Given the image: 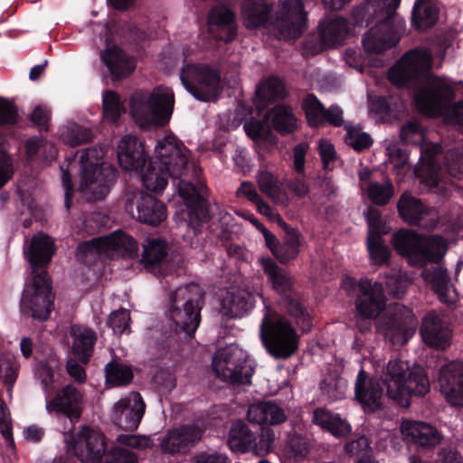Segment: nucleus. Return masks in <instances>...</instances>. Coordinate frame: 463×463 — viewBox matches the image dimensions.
<instances>
[{"label": "nucleus", "mask_w": 463, "mask_h": 463, "mask_svg": "<svg viewBox=\"0 0 463 463\" xmlns=\"http://www.w3.org/2000/svg\"><path fill=\"white\" fill-rule=\"evenodd\" d=\"M156 160H149L144 144L135 136L127 135L118 146V160L126 171H135L141 176L144 187L161 193L168 178L179 179L178 194L187 208L188 232L201 234L211 221L209 189L197 180L195 183L181 177L188 171L189 149L174 135L165 136L156 146Z\"/></svg>", "instance_id": "1"}, {"label": "nucleus", "mask_w": 463, "mask_h": 463, "mask_svg": "<svg viewBox=\"0 0 463 463\" xmlns=\"http://www.w3.org/2000/svg\"><path fill=\"white\" fill-rule=\"evenodd\" d=\"M432 62L430 51L411 50L389 70L388 79L399 88L412 90L415 106L420 113L438 116L456 95L449 83L433 74Z\"/></svg>", "instance_id": "2"}, {"label": "nucleus", "mask_w": 463, "mask_h": 463, "mask_svg": "<svg viewBox=\"0 0 463 463\" xmlns=\"http://www.w3.org/2000/svg\"><path fill=\"white\" fill-rule=\"evenodd\" d=\"M383 383L369 377L362 368L356 376L354 397L365 413L374 412L383 406L382 398L384 385L392 400L403 407H409L411 397H423L430 392V381L420 366L410 370L408 363L394 360L386 366Z\"/></svg>", "instance_id": "3"}, {"label": "nucleus", "mask_w": 463, "mask_h": 463, "mask_svg": "<svg viewBox=\"0 0 463 463\" xmlns=\"http://www.w3.org/2000/svg\"><path fill=\"white\" fill-rule=\"evenodd\" d=\"M401 0H366L351 13L354 26L368 27L363 37V46L368 53H382L394 47L405 30V21L396 10Z\"/></svg>", "instance_id": "4"}, {"label": "nucleus", "mask_w": 463, "mask_h": 463, "mask_svg": "<svg viewBox=\"0 0 463 463\" xmlns=\"http://www.w3.org/2000/svg\"><path fill=\"white\" fill-rule=\"evenodd\" d=\"M54 251L52 240L42 232L34 235L29 247L24 250V255L31 265L33 281L24 291L21 308L24 316L38 322L47 321L54 307L48 272L42 269L51 262Z\"/></svg>", "instance_id": "5"}, {"label": "nucleus", "mask_w": 463, "mask_h": 463, "mask_svg": "<svg viewBox=\"0 0 463 463\" xmlns=\"http://www.w3.org/2000/svg\"><path fill=\"white\" fill-rule=\"evenodd\" d=\"M70 450L84 463H137L136 453L115 444H109L100 431L84 426L67 441Z\"/></svg>", "instance_id": "6"}, {"label": "nucleus", "mask_w": 463, "mask_h": 463, "mask_svg": "<svg viewBox=\"0 0 463 463\" xmlns=\"http://www.w3.org/2000/svg\"><path fill=\"white\" fill-rule=\"evenodd\" d=\"M261 267L272 288L281 295L286 312L295 320L302 333H308L313 326V318L304 304L300 293L294 290L290 275L280 269L270 257L260 260Z\"/></svg>", "instance_id": "7"}, {"label": "nucleus", "mask_w": 463, "mask_h": 463, "mask_svg": "<svg viewBox=\"0 0 463 463\" xmlns=\"http://www.w3.org/2000/svg\"><path fill=\"white\" fill-rule=\"evenodd\" d=\"M392 243L400 255L419 268H425L430 263L439 264L447 251L440 236H425L409 229L394 232Z\"/></svg>", "instance_id": "8"}, {"label": "nucleus", "mask_w": 463, "mask_h": 463, "mask_svg": "<svg viewBox=\"0 0 463 463\" xmlns=\"http://www.w3.org/2000/svg\"><path fill=\"white\" fill-rule=\"evenodd\" d=\"M203 305L202 293L192 294L187 288H180L170 298L169 317L173 322L174 336L181 342H188L201 323Z\"/></svg>", "instance_id": "9"}, {"label": "nucleus", "mask_w": 463, "mask_h": 463, "mask_svg": "<svg viewBox=\"0 0 463 463\" xmlns=\"http://www.w3.org/2000/svg\"><path fill=\"white\" fill-rule=\"evenodd\" d=\"M104 154L101 146H91L82 150L80 157L82 184L90 189L91 201H102L117 180V169L104 163Z\"/></svg>", "instance_id": "10"}, {"label": "nucleus", "mask_w": 463, "mask_h": 463, "mask_svg": "<svg viewBox=\"0 0 463 463\" xmlns=\"http://www.w3.org/2000/svg\"><path fill=\"white\" fill-rule=\"evenodd\" d=\"M175 95L170 88L156 87L146 99L134 97L131 112L142 128L164 127L170 121L174 111Z\"/></svg>", "instance_id": "11"}, {"label": "nucleus", "mask_w": 463, "mask_h": 463, "mask_svg": "<svg viewBox=\"0 0 463 463\" xmlns=\"http://www.w3.org/2000/svg\"><path fill=\"white\" fill-rule=\"evenodd\" d=\"M260 334L267 352L276 359H288L298 348L296 329L288 319L276 312L265 314Z\"/></svg>", "instance_id": "12"}, {"label": "nucleus", "mask_w": 463, "mask_h": 463, "mask_svg": "<svg viewBox=\"0 0 463 463\" xmlns=\"http://www.w3.org/2000/svg\"><path fill=\"white\" fill-rule=\"evenodd\" d=\"M247 418L250 422L256 424L257 429L250 451L260 457L269 454L273 449L275 433L267 425H278L286 421L287 415L283 408L271 401L253 403L248 409Z\"/></svg>", "instance_id": "13"}, {"label": "nucleus", "mask_w": 463, "mask_h": 463, "mask_svg": "<svg viewBox=\"0 0 463 463\" xmlns=\"http://www.w3.org/2000/svg\"><path fill=\"white\" fill-rule=\"evenodd\" d=\"M137 250V243L136 240L119 230L109 236L80 242L77 247L76 258L80 263L92 266L102 256H112L116 253L131 256Z\"/></svg>", "instance_id": "14"}, {"label": "nucleus", "mask_w": 463, "mask_h": 463, "mask_svg": "<svg viewBox=\"0 0 463 463\" xmlns=\"http://www.w3.org/2000/svg\"><path fill=\"white\" fill-rule=\"evenodd\" d=\"M216 376L230 384H250L254 373L253 362L241 348L229 345L217 351L212 363Z\"/></svg>", "instance_id": "15"}, {"label": "nucleus", "mask_w": 463, "mask_h": 463, "mask_svg": "<svg viewBox=\"0 0 463 463\" xmlns=\"http://www.w3.org/2000/svg\"><path fill=\"white\" fill-rule=\"evenodd\" d=\"M180 79L185 89L198 100H217L222 88L221 73L207 64H187Z\"/></svg>", "instance_id": "16"}, {"label": "nucleus", "mask_w": 463, "mask_h": 463, "mask_svg": "<svg viewBox=\"0 0 463 463\" xmlns=\"http://www.w3.org/2000/svg\"><path fill=\"white\" fill-rule=\"evenodd\" d=\"M307 28V13L303 0H285L274 24L275 34L281 40L299 38Z\"/></svg>", "instance_id": "17"}, {"label": "nucleus", "mask_w": 463, "mask_h": 463, "mask_svg": "<svg viewBox=\"0 0 463 463\" xmlns=\"http://www.w3.org/2000/svg\"><path fill=\"white\" fill-rule=\"evenodd\" d=\"M18 120L17 106L7 99L0 97V190L14 175V159L7 151L8 140L2 128L14 127Z\"/></svg>", "instance_id": "18"}, {"label": "nucleus", "mask_w": 463, "mask_h": 463, "mask_svg": "<svg viewBox=\"0 0 463 463\" xmlns=\"http://www.w3.org/2000/svg\"><path fill=\"white\" fill-rule=\"evenodd\" d=\"M355 308L364 318L377 317L386 307V296L382 282L367 278L361 279L354 286Z\"/></svg>", "instance_id": "19"}, {"label": "nucleus", "mask_w": 463, "mask_h": 463, "mask_svg": "<svg viewBox=\"0 0 463 463\" xmlns=\"http://www.w3.org/2000/svg\"><path fill=\"white\" fill-rule=\"evenodd\" d=\"M402 432L419 455L428 456L439 446L444 436L435 426L423 421H405Z\"/></svg>", "instance_id": "20"}, {"label": "nucleus", "mask_w": 463, "mask_h": 463, "mask_svg": "<svg viewBox=\"0 0 463 463\" xmlns=\"http://www.w3.org/2000/svg\"><path fill=\"white\" fill-rule=\"evenodd\" d=\"M210 34L224 43L234 42L238 36L239 24L235 12L225 5L213 6L207 17Z\"/></svg>", "instance_id": "21"}, {"label": "nucleus", "mask_w": 463, "mask_h": 463, "mask_svg": "<svg viewBox=\"0 0 463 463\" xmlns=\"http://www.w3.org/2000/svg\"><path fill=\"white\" fill-rule=\"evenodd\" d=\"M83 395L73 385L68 384L60 389L51 399H46V410L49 413L64 416L71 423L77 422L83 411Z\"/></svg>", "instance_id": "22"}, {"label": "nucleus", "mask_w": 463, "mask_h": 463, "mask_svg": "<svg viewBox=\"0 0 463 463\" xmlns=\"http://www.w3.org/2000/svg\"><path fill=\"white\" fill-rule=\"evenodd\" d=\"M205 429L195 423L183 424L167 432L161 441V449L168 454H184L203 438Z\"/></svg>", "instance_id": "23"}, {"label": "nucleus", "mask_w": 463, "mask_h": 463, "mask_svg": "<svg viewBox=\"0 0 463 463\" xmlns=\"http://www.w3.org/2000/svg\"><path fill=\"white\" fill-rule=\"evenodd\" d=\"M146 404L137 392L115 403L111 415L112 422L126 431L136 430L144 416Z\"/></svg>", "instance_id": "24"}, {"label": "nucleus", "mask_w": 463, "mask_h": 463, "mask_svg": "<svg viewBox=\"0 0 463 463\" xmlns=\"http://www.w3.org/2000/svg\"><path fill=\"white\" fill-rule=\"evenodd\" d=\"M440 392L453 407L463 408V362L453 361L439 372Z\"/></svg>", "instance_id": "25"}, {"label": "nucleus", "mask_w": 463, "mask_h": 463, "mask_svg": "<svg viewBox=\"0 0 463 463\" xmlns=\"http://www.w3.org/2000/svg\"><path fill=\"white\" fill-rule=\"evenodd\" d=\"M420 333L428 346L438 350H445L452 335L449 327L434 313H429L423 317Z\"/></svg>", "instance_id": "26"}, {"label": "nucleus", "mask_w": 463, "mask_h": 463, "mask_svg": "<svg viewBox=\"0 0 463 463\" xmlns=\"http://www.w3.org/2000/svg\"><path fill=\"white\" fill-rule=\"evenodd\" d=\"M396 207L400 218L413 227L420 226L422 220L430 213L429 207L408 191L401 194Z\"/></svg>", "instance_id": "27"}, {"label": "nucleus", "mask_w": 463, "mask_h": 463, "mask_svg": "<svg viewBox=\"0 0 463 463\" xmlns=\"http://www.w3.org/2000/svg\"><path fill=\"white\" fill-rule=\"evenodd\" d=\"M101 59L109 71L112 80L128 77L136 68L135 61L117 46L105 50L101 53Z\"/></svg>", "instance_id": "28"}, {"label": "nucleus", "mask_w": 463, "mask_h": 463, "mask_svg": "<svg viewBox=\"0 0 463 463\" xmlns=\"http://www.w3.org/2000/svg\"><path fill=\"white\" fill-rule=\"evenodd\" d=\"M272 5L265 1L244 0L241 6L243 24L247 29L266 27L271 20Z\"/></svg>", "instance_id": "29"}, {"label": "nucleus", "mask_w": 463, "mask_h": 463, "mask_svg": "<svg viewBox=\"0 0 463 463\" xmlns=\"http://www.w3.org/2000/svg\"><path fill=\"white\" fill-rule=\"evenodd\" d=\"M254 307V297L247 289L232 288L222 301L223 314L235 318L241 317Z\"/></svg>", "instance_id": "30"}, {"label": "nucleus", "mask_w": 463, "mask_h": 463, "mask_svg": "<svg viewBox=\"0 0 463 463\" xmlns=\"http://www.w3.org/2000/svg\"><path fill=\"white\" fill-rule=\"evenodd\" d=\"M137 219L140 222L157 226L166 218L165 205L151 194H141L137 200Z\"/></svg>", "instance_id": "31"}, {"label": "nucleus", "mask_w": 463, "mask_h": 463, "mask_svg": "<svg viewBox=\"0 0 463 463\" xmlns=\"http://www.w3.org/2000/svg\"><path fill=\"white\" fill-rule=\"evenodd\" d=\"M312 422L337 439L347 437L352 430V426L346 419L325 408H317L314 410Z\"/></svg>", "instance_id": "32"}, {"label": "nucleus", "mask_w": 463, "mask_h": 463, "mask_svg": "<svg viewBox=\"0 0 463 463\" xmlns=\"http://www.w3.org/2000/svg\"><path fill=\"white\" fill-rule=\"evenodd\" d=\"M415 326L416 318L412 310L403 305L396 304L389 325L393 335L401 336L402 343L405 344L414 335Z\"/></svg>", "instance_id": "33"}, {"label": "nucleus", "mask_w": 463, "mask_h": 463, "mask_svg": "<svg viewBox=\"0 0 463 463\" xmlns=\"http://www.w3.org/2000/svg\"><path fill=\"white\" fill-rule=\"evenodd\" d=\"M319 37L326 47L342 43L349 32L348 21L344 17L328 18L318 24Z\"/></svg>", "instance_id": "34"}, {"label": "nucleus", "mask_w": 463, "mask_h": 463, "mask_svg": "<svg viewBox=\"0 0 463 463\" xmlns=\"http://www.w3.org/2000/svg\"><path fill=\"white\" fill-rule=\"evenodd\" d=\"M439 14L434 0H416L411 11V25L418 31L430 29L437 24Z\"/></svg>", "instance_id": "35"}, {"label": "nucleus", "mask_w": 463, "mask_h": 463, "mask_svg": "<svg viewBox=\"0 0 463 463\" xmlns=\"http://www.w3.org/2000/svg\"><path fill=\"white\" fill-rule=\"evenodd\" d=\"M280 226L285 232L283 242H279L273 252L274 257L281 263L288 264L299 254L300 233L280 219Z\"/></svg>", "instance_id": "36"}, {"label": "nucleus", "mask_w": 463, "mask_h": 463, "mask_svg": "<svg viewBox=\"0 0 463 463\" xmlns=\"http://www.w3.org/2000/svg\"><path fill=\"white\" fill-rule=\"evenodd\" d=\"M257 430H251L243 420L235 421L229 432L228 445L232 451L245 453L252 448L254 433Z\"/></svg>", "instance_id": "37"}, {"label": "nucleus", "mask_w": 463, "mask_h": 463, "mask_svg": "<svg viewBox=\"0 0 463 463\" xmlns=\"http://www.w3.org/2000/svg\"><path fill=\"white\" fill-rule=\"evenodd\" d=\"M285 88L278 77H270L256 90V106L260 110L266 109L270 103L283 99Z\"/></svg>", "instance_id": "38"}, {"label": "nucleus", "mask_w": 463, "mask_h": 463, "mask_svg": "<svg viewBox=\"0 0 463 463\" xmlns=\"http://www.w3.org/2000/svg\"><path fill=\"white\" fill-rule=\"evenodd\" d=\"M267 117L273 128L281 135L293 133L297 128V118L288 105L277 104L267 112Z\"/></svg>", "instance_id": "39"}, {"label": "nucleus", "mask_w": 463, "mask_h": 463, "mask_svg": "<svg viewBox=\"0 0 463 463\" xmlns=\"http://www.w3.org/2000/svg\"><path fill=\"white\" fill-rule=\"evenodd\" d=\"M422 279L431 286V289L443 300L449 294L450 278L448 269L441 266L424 269Z\"/></svg>", "instance_id": "40"}, {"label": "nucleus", "mask_w": 463, "mask_h": 463, "mask_svg": "<svg viewBox=\"0 0 463 463\" xmlns=\"http://www.w3.org/2000/svg\"><path fill=\"white\" fill-rule=\"evenodd\" d=\"M383 235L376 232L368 233L366 240V248L371 263L379 267L388 265L392 255Z\"/></svg>", "instance_id": "41"}, {"label": "nucleus", "mask_w": 463, "mask_h": 463, "mask_svg": "<svg viewBox=\"0 0 463 463\" xmlns=\"http://www.w3.org/2000/svg\"><path fill=\"white\" fill-rule=\"evenodd\" d=\"M106 383L112 387L125 386L134 378L132 366L112 359L105 366Z\"/></svg>", "instance_id": "42"}, {"label": "nucleus", "mask_w": 463, "mask_h": 463, "mask_svg": "<svg viewBox=\"0 0 463 463\" xmlns=\"http://www.w3.org/2000/svg\"><path fill=\"white\" fill-rule=\"evenodd\" d=\"M97 337L91 329H84L74 338L72 351L76 357L83 363H88L94 348Z\"/></svg>", "instance_id": "43"}, {"label": "nucleus", "mask_w": 463, "mask_h": 463, "mask_svg": "<svg viewBox=\"0 0 463 463\" xmlns=\"http://www.w3.org/2000/svg\"><path fill=\"white\" fill-rule=\"evenodd\" d=\"M421 164L415 169V175L425 185L435 188L439 183V165L435 156L430 155L426 160L421 157Z\"/></svg>", "instance_id": "44"}, {"label": "nucleus", "mask_w": 463, "mask_h": 463, "mask_svg": "<svg viewBox=\"0 0 463 463\" xmlns=\"http://www.w3.org/2000/svg\"><path fill=\"white\" fill-rule=\"evenodd\" d=\"M167 256V244L165 240L152 239L148 241L142 254V262L148 267L160 264Z\"/></svg>", "instance_id": "45"}, {"label": "nucleus", "mask_w": 463, "mask_h": 463, "mask_svg": "<svg viewBox=\"0 0 463 463\" xmlns=\"http://www.w3.org/2000/svg\"><path fill=\"white\" fill-rule=\"evenodd\" d=\"M302 109L310 127L318 128L323 125L325 107L315 94L309 93L304 98Z\"/></svg>", "instance_id": "46"}, {"label": "nucleus", "mask_w": 463, "mask_h": 463, "mask_svg": "<svg viewBox=\"0 0 463 463\" xmlns=\"http://www.w3.org/2000/svg\"><path fill=\"white\" fill-rule=\"evenodd\" d=\"M394 194V187L390 180L384 184L371 182L367 188V195L370 201L378 206H384L389 203Z\"/></svg>", "instance_id": "47"}, {"label": "nucleus", "mask_w": 463, "mask_h": 463, "mask_svg": "<svg viewBox=\"0 0 463 463\" xmlns=\"http://www.w3.org/2000/svg\"><path fill=\"white\" fill-rule=\"evenodd\" d=\"M322 394L330 401L341 400L345 397L347 382L337 375H329L320 383Z\"/></svg>", "instance_id": "48"}, {"label": "nucleus", "mask_w": 463, "mask_h": 463, "mask_svg": "<svg viewBox=\"0 0 463 463\" xmlns=\"http://www.w3.org/2000/svg\"><path fill=\"white\" fill-rule=\"evenodd\" d=\"M247 136L255 142L266 141L271 136L267 115L262 119L251 118L243 125Z\"/></svg>", "instance_id": "49"}, {"label": "nucleus", "mask_w": 463, "mask_h": 463, "mask_svg": "<svg viewBox=\"0 0 463 463\" xmlns=\"http://www.w3.org/2000/svg\"><path fill=\"white\" fill-rule=\"evenodd\" d=\"M407 275L392 270L385 276V289L390 297L402 298L410 285Z\"/></svg>", "instance_id": "50"}, {"label": "nucleus", "mask_w": 463, "mask_h": 463, "mask_svg": "<svg viewBox=\"0 0 463 463\" xmlns=\"http://www.w3.org/2000/svg\"><path fill=\"white\" fill-rule=\"evenodd\" d=\"M93 137L94 135L90 128L77 123L71 125L66 132L63 133L64 142L71 147L91 142Z\"/></svg>", "instance_id": "51"}, {"label": "nucleus", "mask_w": 463, "mask_h": 463, "mask_svg": "<svg viewBox=\"0 0 463 463\" xmlns=\"http://www.w3.org/2000/svg\"><path fill=\"white\" fill-rule=\"evenodd\" d=\"M60 371L61 368L55 361L40 363L38 375L41 380L42 387L47 395L52 391L55 376L60 374Z\"/></svg>", "instance_id": "52"}, {"label": "nucleus", "mask_w": 463, "mask_h": 463, "mask_svg": "<svg viewBox=\"0 0 463 463\" xmlns=\"http://www.w3.org/2000/svg\"><path fill=\"white\" fill-rule=\"evenodd\" d=\"M102 106L103 117L107 120L115 123L119 119L122 107L119 96L117 92L107 90L103 95Z\"/></svg>", "instance_id": "53"}, {"label": "nucleus", "mask_w": 463, "mask_h": 463, "mask_svg": "<svg viewBox=\"0 0 463 463\" xmlns=\"http://www.w3.org/2000/svg\"><path fill=\"white\" fill-rule=\"evenodd\" d=\"M373 138L368 133L350 128L346 133V143L356 152L368 149L373 145Z\"/></svg>", "instance_id": "54"}, {"label": "nucleus", "mask_w": 463, "mask_h": 463, "mask_svg": "<svg viewBox=\"0 0 463 463\" xmlns=\"http://www.w3.org/2000/svg\"><path fill=\"white\" fill-rule=\"evenodd\" d=\"M18 376V367L8 355L0 353V379L12 388Z\"/></svg>", "instance_id": "55"}, {"label": "nucleus", "mask_w": 463, "mask_h": 463, "mask_svg": "<svg viewBox=\"0 0 463 463\" xmlns=\"http://www.w3.org/2000/svg\"><path fill=\"white\" fill-rule=\"evenodd\" d=\"M130 315L127 309L120 308L112 312L108 319V326L112 328L114 334L121 335L126 331H130Z\"/></svg>", "instance_id": "56"}, {"label": "nucleus", "mask_w": 463, "mask_h": 463, "mask_svg": "<svg viewBox=\"0 0 463 463\" xmlns=\"http://www.w3.org/2000/svg\"><path fill=\"white\" fill-rule=\"evenodd\" d=\"M373 107L375 113L391 117L400 111L402 103L392 96H380L373 101Z\"/></svg>", "instance_id": "57"}, {"label": "nucleus", "mask_w": 463, "mask_h": 463, "mask_svg": "<svg viewBox=\"0 0 463 463\" xmlns=\"http://www.w3.org/2000/svg\"><path fill=\"white\" fill-rule=\"evenodd\" d=\"M8 407L6 406L4 399L0 397V432L7 444L14 447V440Z\"/></svg>", "instance_id": "58"}, {"label": "nucleus", "mask_w": 463, "mask_h": 463, "mask_svg": "<svg viewBox=\"0 0 463 463\" xmlns=\"http://www.w3.org/2000/svg\"><path fill=\"white\" fill-rule=\"evenodd\" d=\"M288 189L298 198H305L310 193V185L307 180L306 174H297L295 177L286 181Z\"/></svg>", "instance_id": "59"}, {"label": "nucleus", "mask_w": 463, "mask_h": 463, "mask_svg": "<svg viewBox=\"0 0 463 463\" xmlns=\"http://www.w3.org/2000/svg\"><path fill=\"white\" fill-rule=\"evenodd\" d=\"M28 119L33 126L37 127L40 131L48 132L50 129L49 122L51 119V111L46 107L38 105L28 116Z\"/></svg>", "instance_id": "60"}, {"label": "nucleus", "mask_w": 463, "mask_h": 463, "mask_svg": "<svg viewBox=\"0 0 463 463\" xmlns=\"http://www.w3.org/2000/svg\"><path fill=\"white\" fill-rule=\"evenodd\" d=\"M287 447L294 457H304L307 453V443L301 434L294 433L288 437Z\"/></svg>", "instance_id": "61"}, {"label": "nucleus", "mask_w": 463, "mask_h": 463, "mask_svg": "<svg viewBox=\"0 0 463 463\" xmlns=\"http://www.w3.org/2000/svg\"><path fill=\"white\" fill-rule=\"evenodd\" d=\"M366 222L368 224V233L384 234V222L382 220L381 213L373 208L369 207L366 213Z\"/></svg>", "instance_id": "62"}, {"label": "nucleus", "mask_w": 463, "mask_h": 463, "mask_svg": "<svg viewBox=\"0 0 463 463\" xmlns=\"http://www.w3.org/2000/svg\"><path fill=\"white\" fill-rule=\"evenodd\" d=\"M258 184L260 191L270 197L275 195L279 189L275 176L268 171H263L260 174Z\"/></svg>", "instance_id": "63"}, {"label": "nucleus", "mask_w": 463, "mask_h": 463, "mask_svg": "<svg viewBox=\"0 0 463 463\" xmlns=\"http://www.w3.org/2000/svg\"><path fill=\"white\" fill-rule=\"evenodd\" d=\"M194 463H230L229 457L218 451L201 452L194 456Z\"/></svg>", "instance_id": "64"}]
</instances>
